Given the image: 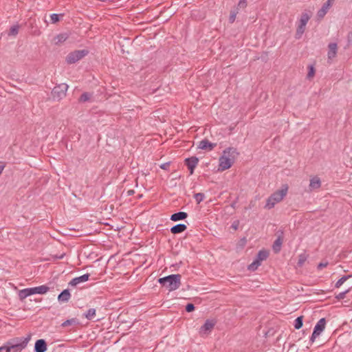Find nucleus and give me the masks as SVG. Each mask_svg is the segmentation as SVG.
Returning a JSON list of instances; mask_svg holds the SVG:
<instances>
[{"label": "nucleus", "instance_id": "nucleus-1", "mask_svg": "<svg viewBox=\"0 0 352 352\" xmlns=\"http://www.w3.org/2000/svg\"><path fill=\"white\" fill-rule=\"evenodd\" d=\"M30 338L31 336L28 335L27 337L11 339L0 347V352H21L27 346Z\"/></svg>", "mask_w": 352, "mask_h": 352}, {"label": "nucleus", "instance_id": "nucleus-2", "mask_svg": "<svg viewBox=\"0 0 352 352\" xmlns=\"http://www.w3.org/2000/svg\"><path fill=\"white\" fill-rule=\"evenodd\" d=\"M239 155L236 148L228 147L223 151L222 155L219 157V169L226 170L230 168L234 164L235 159Z\"/></svg>", "mask_w": 352, "mask_h": 352}, {"label": "nucleus", "instance_id": "nucleus-3", "mask_svg": "<svg viewBox=\"0 0 352 352\" xmlns=\"http://www.w3.org/2000/svg\"><path fill=\"white\" fill-rule=\"evenodd\" d=\"M182 276L179 274H171L158 279V283L168 291L173 292L181 285Z\"/></svg>", "mask_w": 352, "mask_h": 352}, {"label": "nucleus", "instance_id": "nucleus-4", "mask_svg": "<svg viewBox=\"0 0 352 352\" xmlns=\"http://www.w3.org/2000/svg\"><path fill=\"white\" fill-rule=\"evenodd\" d=\"M287 186H284L280 190H278L271 195L267 199L265 208L268 209L272 208L276 203L280 202L286 196L287 192Z\"/></svg>", "mask_w": 352, "mask_h": 352}, {"label": "nucleus", "instance_id": "nucleus-5", "mask_svg": "<svg viewBox=\"0 0 352 352\" xmlns=\"http://www.w3.org/2000/svg\"><path fill=\"white\" fill-rule=\"evenodd\" d=\"M68 85L65 83L59 84L54 87L52 96L54 100H60L66 96Z\"/></svg>", "mask_w": 352, "mask_h": 352}, {"label": "nucleus", "instance_id": "nucleus-6", "mask_svg": "<svg viewBox=\"0 0 352 352\" xmlns=\"http://www.w3.org/2000/svg\"><path fill=\"white\" fill-rule=\"evenodd\" d=\"M89 53L87 50H75L70 52L66 57V61L68 64H73L81 60Z\"/></svg>", "mask_w": 352, "mask_h": 352}, {"label": "nucleus", "instance_id": "nucleus-7", "mask_svg": "<svg viewBox=\"0 0 352 352\" xmlns=\"http://www.w3.org/2000/svg\"><path fill=\"white\" fill-rule=\"evenodd\" d=\"M326 325V320L322 318L319 320L316 326L314 327V331L310 338V342L313 343L315 339L323 331Z\"/></svg>", "mask_w": 352, "mask_h": 352}, {"label": "nucleus", "instance_id": "nucleus-8", "mask_svg": "<svg viewBox=\"0 0 352 352\" xmlns=\"http://www.w3.org/2000/svg\"><path fill=\"white\" fill-rule=\"evenodd\" d=\"M216 324V320L214 319H208L199 329V334L201 336L208 335Z\"/></svg>", "mask_w": 352, "mask_h": 352}, {"label": "nucleus", "instance_id": "nucleus-9", "mask_svg": "<svg viewBox=\"0 0 352 352\" xmlns=\"http://www.w3.org/2000/svg\"><path fill=\"white\" fill-rule=\"evenodd\" d=\"M333 1L334 0H327V2L322 5V8L317 12V17L319 19H322L325 16L331 7Z\"/></svg>", "mask_w": 352, "mask_h": 352}, {"label": "nucleus", "instance_id": "nucleus-10", "mask_svg": "<svg viewBox=\"0 0 352 352\" xmlns=\"http://www.w3.org/2000/svg\"><path fill=\"white\" fill-rule=\"evenodd\" d=\"M199 162V159L195 157H191L189 158H186L185 160V164L187 166L188 168L190 170V174L192 175L194 173V169L197 166Z\"/></svg>", "mask_w": 352, "mask_h": 352}, {"label": "nucleus", "instance_id": "nucleus-11", "mask_svg": "<svg viewBox=\"0 0 352 352\" xmlns=\"http://www.w3.org/2000/svg\"><path fill=\"white\" fill-rule=\"evenodd\" d=\"M47 349V342L44 339H39L36 341L34 344V352H45Z\"/></svg>", "mask_w": 352, "mask_h": 352}, {"label": "nucleus", "instance_id": "nucleus-12", "mask_svg": "<svg viewBox=\"0 0 352 352\" xmlns=\"http://www.w3.org/2000/svg\"><path fill=\"white\" fill-rule=\"evenodd\" d=\"M216 146V143H211L208 140L204 139L199 142L198 148L202 150L212 151Z\"/></svg>", "mask_w": 352, "mask_h": 352}, {"label": "nucleus", "instance_id": "nucleus-13", "mask_svg": "<svg viewBox=\"0 0 352 352\" xmlns=\"http://www.w3.org/2000/svg\"><path fill=\"white\" fill-rule=\"evenodd\" d=\"M90 276V274H85L82 276H78V277H76L74 278H73L69 283V285L71 286V287H75L78 284L80 283H83V282H86L89 280V278Z\"/></svg>", "mask_w": 352, "mask_h": 352}, {"label": "nucleus", "instance_id": "nucleus-14", "mask_svg": "<svg viewBox=\"0 0 352 352\" xmlns=\"http://www.w3.org/2000/svg\"><path fill=\"white\" fill-rule=\"evenodd\" d=\"M320 186H321V181L318 177L315 176V177L311 178L309 185L310 191L315 190V189H318L320 188Z\"/></svg>", "mask_w": 352, "mask_h": 352}, {"label": "nucleus", "instance_id": "nucleus-15", "mask_svg": "<svg viewBox=\"0 0 352 352\" xmlns=\"http://www.w3.org/2000/svg\"><path fill=\"white\" fill-rule=\"evenodd\" d=\"M328 48H329L328 54H327L328 58L332 59V58H335L337 54V50H338L337 44L336 43H331L329 44Z\"/></svg>", "mask_w": 352, "mask_h": 352}, {"label": "nucleus", "instance_id": "nucleus-16", "mask_svg": "<svg viewBox=\"0 0 352 352\" xmlns=\"http://www.w3.org/2000/svg\"><path fill=\"white\" fill-rule=\"evenodd\" d=\"M32 290V294H46L49 290L50 287L46 285H40L38 287H30Z\"/></svg>", "mask_w": 352, "mask_h": 352}, {"label": "nucleus", "instance_id": "nucleus-17", "mask_svg": "<svg viewBox=\"0 0 352 352\" xmlns=\"http://www.w3.org/2000/svg\"><path fill=\"white\" fill-rule=\"evenodd\" d=\"M71 298L69 289H64L58 296V300L60 302H68Z\"/></svg>", "mask_w": 352, "mask_h": 352}, {"label": "nucleus", "instance_id": "nucleus-18", "mask_svg": "<svg viewBox=\"0 0 352 352\" xmlns=\"http://www.w3.org/2000/svg\"><path fill=\"white\" fill-rule=\"evenodd\" d=\"M188 217V214L185 212H178L173 214L170 216V219L173 221H177L180 220H184L186 219Z\"/></svg>", "mask_w": 352, "mask_h": 352}, {"label": "nucleus", "instance_id": "nucleus-19", "mask_svg": "<svg viewBox=\"0 0 352 352\" xmlns=\"http://www.w3.org/2000/svg\"><path fill=\"white\" fill-rule=\"evenodd\" d=\"M187 229V226L185 224L179 223L177 225H175L173 226L170 228L171 233L175 234H179L183 232H184Z\"/></svg>", "mask_w": 352, "mask_h": 352}, {"label": "nucleus", "instance_id": "nucleus-20", "mask_svg": "<svg viewBox=\"0 0 352 352\" xmlns=\"http://www.w3.org/2000/svg\"><path fill=\"white\" fill-rule=\"evenodd\" d=\"M32 295L31 288H25L19 292V298L21 300H23L27 297Z\"/></svg>", "mask_w": 352, "mask_h": 352}, {"label": "nucleus", "instance_id": "nucleus-21", "mask_svg": "<svg viewBox=\"0 0 352 352\" xmlns=\"http://www.w3.org/2000/svg\"><path fill=\"white\" fill-rule=\"evenodd\" d=\"M269 256V252L267 250H260L257 255L256 260L258 261V262L261 263V261H265L267 258Z\"/></svg>", "mask_w": 352, "mask_h": 352}, {"label": "nucleus", "instance_id": "nucleus-22", "mask_svg": "<svg viewBox=\"0 0 352 352\" xmlns=\"http://www.w3.org/2000/svg\"><path fill=\"white\" fill-rule=\"evenodd\" d=\"M282 243H283L282 237H281V236H278L273 244V250H274V252L277 253V252H280Z\"/></svg>", "mask_w": 352, "mask_h": 352}, {"label": "nucleus", "instance_id": "nucleus-23", "mask_svg": "<svg viewBox=\"0 0 352 352\" xmlns=\"http://www.w3.org/2000/svg\"><path fill=\"white\" fill-rule=\"evenodd\" d=\"M305 29H306L305 25H303L299 23L297 27V29H296V32L295 34V38L296 39H300L302 37L303 33L305 32Z\"/></svg>", "mask_w": 352, "mask_h": 352}, {"label": "nucleus", "instance_id": "nucleus-24", "mask_svg": "<svg viewBox=\"0 0 352 352\" xmlns=\"http://www.w3.org/2000/svg\"><path fill=\"white\" fill-rule=\"evenodd\" d=\"M311 16L307 12H303L300 16L299 23L306 26Z\"/></svg>", "mask_w": 352, "mask_h": 352}, {"label": "nucleus", "instance_id": "nucleus-25", "mask_svg": "<svg viewBox=\"0 0 352 352\" xmlns=\"http://www.w3.org/2000/svg\"><path fill=\"white\" fill-rule=\"evenodd\" d=\"M78 324V321L76 318H72V319H69V320H67L65 322H63L61 324V327H66L68 326L76 325Z\"/></svg>", "mask_w": 352, "mask_h": 352}, {"label": "nucleus", "instance_id": "nucleus-26", "mask_svg": "<svg viewBox=\"0 0 352 352\" xmlns=\"http://www.w3.org/2000/svg\"><path fill=\"white\" fill-rule=\"evenodd\" d=\"M85 317L88 320H92L96 316V309L94 308L89 309L86 313L84 314Z\"/></svg>", "mask_w": 352, "mask_h": 352}, {"label": "nucleus", "instance_id": "nucleus-27", "mask_svg": "<svg viewBox=\"0 0 352 352\" xmlns=\"http://www.w3.org/2000/svg\"><path fill=\"white\" fill-rule=\"evenodd\" d=\"M92 96V94L88 92H84L82 94L79 98V102H85L90 100L91 97Z\"/></svg>", "mask_w": 352, "mask_h": 352}, {"label": "nucleus", "instance_id": "nucleus-28", "mask_svg": "<svg viewBox=\"0 0 352 352\" xmlns=\"http://www.w3.org/2000/svg\"><path fill=\"white\" fill-rule=\"evenodd\" d=\"M19 25H14L12 26L9 30L8 35L9 36H16L19 33Z\"/></svg>", "mask_w": 352, "mask_h": 352}, {"label": "nucleus", "instance_id": "nucleus-29", "mask_svg": "<svg viewBox=\"0 0 352 352\" xmlns=\"http://www.w3.org/2000/svg\"><path fill=\"white\" fill-rule=\"evenodd\" d=\"M303 317L299 316L294 320V327L296 329H299L302 327Z\"/></svg>", "mask_w": 352, "mask_h": 352}, {"label": "nucleus", "instance_id": "nucleus-30", "mask_svg": "<svg viewBox=\"0 0 352 352\" xmlns=\"http://www.w3.org/2000/svg\"><path fill=\"white\" fill-rule=\"evenodd\" d=\"M68 38V35L65 33L64 34H60L56 36V43H62V42H64Z\"/></svg>", "mask_w": 352, "mask_h": 352}, {"label": "nucleus", "instance_id": "nucleus-31", "mask_svg": "<svg viewBox=\"0 0 352 352\" xmlns=\"http://www.w3.org/2000/svg\"><path fill=\"white\" fill-rule=\"evenodd\" d=\"M194 198L197 204H200L205 198V195L202 192L195 193Z\"/></svg>", "mask_w": 352, "mask_h": 352}, {"label": "nucleus", "instance_id": "nucleus-32", "mask_svg": "<svg viewBox=\"0 0 352 352\" xmlns=\"http://www.w3.org/2000/svg\"><path fill=\"white\" fill-rule=\"evenodd\" d=\"M259 265H261V263L255 259L250 265H249L248 270L250 271H255Z\"/></svg>", "mask_w": 352, "mask_h": 352}, {"label": "nucleus", "instance_id": "nucleus-33", "mask_svg": "<svg viewBox=\"0 0 352 352\" xmlns=\"http://www.w3.org/2000/svg\"><path fill=\"white\" fill-rule=\"evenodd\" d=\"M349 276H343L336 283L335 287L339 288L348 278Z\"/></svg>", "mask_w": 352, "mask_h": 352}, {"label": "nucleus", "instance_id": "nucleus-34", "mask_svg": "<svg viewBox=\"0 0 352 352\" xmlns=\"http://www.w3.org/2000/svg\"><path fill=\"white\" fill-rule=\"evenodd\" d=\"M238 13V8L231 11L230 17H229V21L230 23H232L236 19V14Z\"/></svg>", "mask_w": 352, "mask_h": 352}, {"label": "nucleus", "instance_id": "nucleus-35", "mask_svg": "<svg viewBox=\"0 0 352 352\" xmlns=\"http://www.w3.org/2000/svg\"><path fill=\"white\" fill-rule=\"evenodd\" d=\"M50 19L52 23H56L60 20L59 15L55 13L50 15Z\"/></svg>", "mask_w": 352, "mask_h": 352}, {"label": "nucleus", "instance_id": "nucleus-36", "mask_svg": "<svg viewBox=\"0 0 352 352\" xmlns=\"http://www.w3.org/2000/svg\"><path fill=\"white\" fill-rule=\"evenodd\" d=\"M349 289H346L344 292L339 293L336 296V298L338 300H342L346 297V294L349 292Z\"/></svg>", "mask_w": 352, "mask_h": 352}, {"label": "nucleus", "instance_id": "nucleus-37", "mask_svg": "<svg viewBox=\"0 0 352 352\" xmlns=\"http://www.w3.org/2000/svg\"><path fill=\"white\" fill-rule=\"evenodd\" d=\"M309 72L307 74V78H312L314 76L315 69H314V66H312V65H310L309 67Z\"/></svg>", "mask_w": 352, "mask_h": 352}, {"label": "nucleus", "instance_id": "nucleus-38", "mask_svg": "<svg viewBox=\"0 0 352 352\" xmlns=\"http://www.w3.org/2000/svg\"><path fill=\"white\" fill-rule=\"evenodd\" d=\"M195 305L192 303H188L186 306V311L187 312H191L195 310Z\"/></svg>", "mask_w": 352, "mask_h": 352}, {"label": "nucleus", "instance_id": "nucleus-39", "mask_svg": "<svg viewBox=\"0 0 352 352\" xmlns=\"http://www.w3.org/2000/svg\"><path fill=\"white\" fill-rule=\"evenodd\" d=\"M247 6V0H240L238 3V7L244 8Z\"/></svg>", "mask_w": 352, "mask_h": 352}, {"label": "nucleus", "instance_id": "nucleus-40", "mask_svg": "<svg viewBox=\"0 0 352 352\" xmlns=\"http://www.w3.org/2000/svg\"><path fill=\"white\" fill-rule=\"evenodd\" d=\"M328 265V263H320L318 265V270H321L322 269L323 267H327Z\"/></svg>", "mask_w": 352, "mask_h": 352}, {"label": "nucleus", "instance_id": "nucleus-41", "mask_svg": "<svg viewBox=\"0 0 352 352\" xmlns=\"http://www.w3.org/2000/svg\"><path fill=\"white\" fill-rule=\"evenodd\" d=\"M170 163H164L162 165H160V168L164 170H166L169 167Z\"/></svg>", "mask_w": 352, "mask_h": 352}, {"label": "nucleus", "instance_id": "nucleus-42", "mask_svg": "<svg viewBox=\"0 0 352 352\" xmlns=\"http://www.w3.org/2000/svg\"><path fill=\"white\" fill-rule=\"evenodd\" d=\"M347 40L349 44L352 43V32H349L347 35Z\"/></svg>", "mask_w": 352, "mask_h": 352}, {"label": "nucleus", "instance_id": "nucleus-43", "mask_svg": "<svg viewBox=\"0 0 352 352\" xmlns=\"http://www.w3.org/2000/svg\"><path fill=\"white\" fill-rule=\"evenodd\" d=\"M6 167V164L3 163L0 164V175L2 173L4 168Z\"/></svg>", "mask_w": 352, "mask_h": 352}, {"label": "nucleus", "instance_id": "nucleus-44", "mask_svg": "<svg viewBox=\"0 0 352 352\" xmlns=\"http://www.w3.org/2000/svg\"><path fill=\"white\" fill-rule=\"evenodd\" d=\"M237 227H238V223H234L232 225V228H234V230H236L237 229Z\"/></svg>", "mask_w": 352, "mask_h": 352}, {"label": "nucleus", "instance_id": "nucleus-45", "mask_svg": "<svg viewBox=\"0 0 352 352\" xmlns=\"http://www.w3.org/2000/svg\"><path fill=\"white\" fill-rule=\"evenodd\" d=\"M134 192H134V190H128V192H127V195H133V194H134Z\"/></svg>", "mask_w": 352, "mask_h": 352}, {"label": "nucleus", "instance_id": "nucleus-46", "mask_svg": "<svg viewBox=\"0 0 352 352\" xmlns=\"http://www.w3.org/2000/svg\"><path fill=\"white\" fill-rule=\"evenodd\" d=\"M302 262H303V261L302 259H300L298 261V263L301 265L302 263Z\"/></svg>", "mask_w": 352, "mask_h": 352}]
</instances>
